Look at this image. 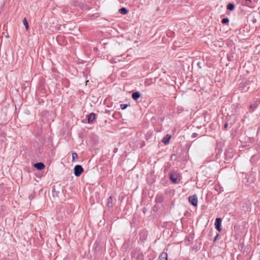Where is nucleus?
<instances>
[{
  "mask_svg": "<svg viewBox=\"0 0 260 260\" xmlns=\"http://www.w3.org/2000/svg\"><path fill=\"white\" fill-rule=\"evenodd\" d=\"M158 259L159 260H168V254L165 252H161Z\"/></svg>",
  "mask_w": 260,
  "mask_h": 260,
  "instance_id": "nucleus-6",
  "label": "nucleus"
},
{
  "mask_svg": "<svg viewBox=\"0 0 260 260\" xmlns=\"http://www.w3.org/2000/svg\"><path fill=\"white\" fill-rule=\"evenodd\" d=\"M188 201L189 203L194 206L198 205V198L197 195L194 194L189 197Z\"/></svg>",
  "mask_w": 260,
  "mask_h": 260,
  "instance_id": "nucleus-2",
  "label": "nucleus"
},
{
  "mask_svg": "<svg viewBox=\"0 0 260 260\" xmlns=\"http://www.w3.org/2000/svg\"><path fill=\"white\" fill-rule=\"evenodd\" d=\"M141 94L139 91H136L132 94V98L135 100H137L140 97Z\"/></svg>",
  "mask_w": 260,
  "mask_h": 260,
  "instance_id": "nucleus-8",
  "label": "nucleus"
},
{
  "mask_svg": "<svg viewBox=\"0 0 260 260\" xmlns=\"http://www.w3.org/2000/svg\"><path fill=\"white\" fill-rule=\"evenodd\" d=\"M196 133H193V134H192V137H196Z\"/></svg>",
  "mask_w": 260,
  "mask_h": 260,
  "instance_id": "nucleus-21",
  "label": "nucleus"
},
{
  "mask_svg": "<svg viewBox=\"0 0 260 260\" xmlns=\"http://www.w3.org/2000/svg\"><path fill=\"white\" fill-rule=\"evenodd\" d=\"M23 23L26 29L28 30L29 29V25L27 21L25 18H24L23 20Z\"/></svg>",
  "mask_w": 260,
  "mask_h": 260,
  "instance_id": "nucleus-11",
  "label": "nucleus"
},
{
  "mask_svg": "<svg viewBox=\"0 0 260 260\" xmlns=\"http://www.w3.org/2000/svg\"><path fill=\"white\" fill-rule=\"evenodd\" d=\"M170 179L171 180L174 182V183H176L177 182V177L175 175H173V174H171L170 175Z\"/></svg>",
  "mask_w": 260,
  "mask_h": 260,
  "instance_id": "nucleus-12",
  "label": "nucleus"
},
{
  "mask_svg": "<svg viewBox=\"0 0 260 260\" xmlns=\"http://www.w3.org/2000/svg\"><path fill=\"white\" fill-rule=\"evenodd\" d=\"M127 107V104H121L120 105V107H121V109H122V110H124L125 109H126Z\"/></svg>",
  "mask_w": 260,
  "mask_h": 260,
  "instance_id": "nucleus-18",
  "label": "nucleus"
},
{
  "mask_svg": "<svg viewBox=\"0 0 260 260\" xmlns=\"http://www.w3.org/2000/svg\"><path fill=\"white\" fill-rule=\"evenodd\" d=\"M197 64H198V66L200 68H201V67L200 66V62H198Z\"/></svg>",
  "mask_w": 260,
  "mask_h": 260,
  "instance_id": "nucleus-20",
  "label": "nucleus"
},
{
  "mask_svg": "<svg viewBox=\"0 0 260 260\" xmlns=\"http://www.w3.org/2000/svg\"><path fill=\"white\" fill-rule=\"evenodd\" d=\"M221 218H217L215 220V228L217 229V230L219 232H220L221 231Z\"/></svg>",
  "mask_w": 260,
  "mask_h": 260,
  "instance_id": "nucleus-3",
  "label": "nucleus"
},
{
  "mask_svg": "<svg viewBox=\"0 0 260 260\" xmlns=\"http://www.w3.org/2000/svg\"><path fill=\"white\" fill-rule=\"evenodd\" d=\"M235 6L232 3H230L227 6V9L230 11H232L234 9Z\"/></svg>",
  "mask_w": 260,
  "mask_h": 260,
  "instance_id": "nucleus-13",
  "label": "nucleus"
},
{
  "mask_svg": "<svg viewBox=\"0 0 260 260\" xmlns=\"http://www.w3.org/2000/svg\"><path fill=\"white\" fill-rule=\"evenodd\" d=\"M107 206L109 207H112L113 206V198L111 196L108 199Z\"/></svg>",
  "mask_w": 260,
  "mask_h": 260,
  "instance_id": "nucleus-9",
  "label": "nucleus"
},
{
  "mask_svg": "<svg viewBox=\"0 0 260 260\" xmlns=\"http://www.w3.org/2000/svg\"><path fill=\"white\" fill-rule=\"evenodd\" d=\"M78 155L76 152L72 153V161H74L76 158H77Z\"/></svg>",
  "mask_w": 260,
  "mask_h": 260,
  "instance_id": "nucleus-16",
  "label": "nucleus"
},
{
  "mask_svg": "<svg viewBox=\"0 0 260 260\" xmlns=\"http://www.w3.org/2000/svg\"><path fill=\"white\" fill-rule=\"evenodd\" d=\"M95 117H96V115L93 113H91L90 114H89L87 116L88 123H92L93 120L95 119Z\"/></svg>",
  "mask_w": 260,
  "mask_h": 260,
  "instance_id": "nucleus-4",
  "label": "nucleus"
},
{
  "mask_svg": "<svg viewBox=\"0 0 260 260\" xmlns=\"http://www.w3.org/2000/svg\"><path fill=\"white\" fill-rule=\"evenodd\" d=\"M257 106V104L256 103L252 104L250 106V108L251 109V111H253L256 108Z\"/></svg>",
  "mask_w": 260,
  "mask_h": 260,
  "instance_id": "nucleus-14",
  "label": "nucleus"
},
{
  "mask_svg": "<svg viewBox=\"0 0 260 260\" xmlns=\"http://www.w3.org/2000/svg\"><path fill=\"white\" fill-rule=\"evenodd\" d=\"M83 172V169L81 165H77L74 168V174L76 176H79Z\"/></svg>",
  "mask_w": 260,
  "mask_h": 260,
  "instance_id": "nucleus-1",
  "label": "nucleus"
},
{
  "mask_svg": "<svg viewBox=\"0 0 260 260\" xmlns=\"http://www.w3.org/2000/svg\"><path fill=\"white\" fill-rule=\"evenodd\" d=\"M119 12L120 14L123 15L126 14L128 12L127 9L125 8H122L120 9Z\"/></svg>",
  "mask_w": 260,
  "mask_h": 260,
  "instance_id": "nucleus-10",
  "label": "nucleus"
},
{
  "mask_svg": "<svg viewBox=\"0 0 260 260\" xmlns=\"http://www.w3.org/2000/svg\"><path fill=\"white\" fill-rule=\"evenodd\" d=\"M228 123H226L225 124H224V127L226 128L228 127Z\"/></svg>",
  "mask_w": 260,
  "mask_h": 260,
  "instance_id": "nucleus-19",
  "label": "nucleus"
},
{
  "mask_svg": "<svg viewBox=\"0 0 260 260\" xmlns=\"http://www.w3.org/2000/svg\"><path fill=\"white\" fill-rule=\"evenodd\" d=\"M252 2L251 0H245V5L247 6L250 7Z\"/></svg>",
  "mask_w": 260,
  "mask_h": 260,
  "instance_id": "nucleus-17",
  "label": "nucleus"
},
{
  "mask_svg": "<svg viewBox=\"0 0 260 260\" xmlns=\"http://www.w3.org/2000/svg\"><path fill=\"white\" fill-rule=\"evenodd\" d=\"M229 22V19L228 18H224L221 20V22L223 24L228 23Z\"/></svg>",
  "mask_w": 260,
  "mask_h": 260,
  "instance_id": "nucleus-15",
  "label": "nucleus"
},
{
  "mask_svg": "<svg viewBox=\"0 0 260 260\" xmlns=\"http://www.w3.org/2000/svg\"><path fill=\"white\" fill-rule=\"evenodd\" d=\"M34 166L38 170H42L45 168V165L42 162L36 163L34 164Z\"/></svg>",
  "mask_w": 260,
  "mask_h": 260,
  "instance_id": "nucleus-5",
  "label": "nucleus"
},
{
  "mask_svg": "<svg viewBox=\"0 0 260 260\" xmlns=\"http://www.w3.org/2000/svg\"><path fill=\"white\" fill-rule=\"evenodd\" d=\"M123 260H125V259H123Z\"/></svg>",
  "mask_w": 260,
  "mask_h": 260,
  "instance_id": "nucleus-22",
  "label": "nucleus"
},
{
  "mask_svg": "<svg viewBox=\"0 0 260 260\" xmlns=\"http://www.w3.org/2000/svg\"><path fill=\"white\" fill-rule=\"evenodd\" d=\"M171 137V136L170 135H167L162 140V143L165 145L168 144L169 143Z\"/></svg>",
  "mask_w": 260,
  "mask_h": 260,
  "instance_id": "nucleus-7",
  "label": "nucleus"
}]
</instances>
